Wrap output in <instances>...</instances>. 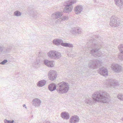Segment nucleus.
<instances>
[{
  "label": "nucleus",
  "mask_w": 123,
  "mask_h": 123,
  "mask_svg": "<svg viewBox=\"0 0 123 123\" xmlns=\"http://www.w3.org/2000/svg\"><path fill=\"white\" fill-rule=\"evenodd\" d=\"M13 15L14 16L17 17H19L21 16V13L19 11L17 10L14 12Z\"/></svg>",
  "instance_id": "c756f323"
},
{
  "label": "nucleus",
  "mask_w": 123,
  "mask_h": 123,
  "mask_svg": "<svg viewBox=\"0 0 123 123\" xmlns=\"http://www.w3.org/2000/svg\"><path fill=\"white\" fill-rule=\"evenodd\" d=\"M76 0H71L68 1L67 3L70 5H72V4L76 3Z\"/></svg>",
  "instance_id": "473e14b6"
},
{
  "label": "nucleus",
  "mask_w": 123,
  "mask_h": 123,
  "mask_svg": "<svg viewBox=\"0 0 123 123\" xmlns=\"http://www.w3.org/2000/svg\"><path fill=\"white\" fill-rule=\"evenodd\" d=\"M101 64V61L97 59L91 61L88 64V66L91 68L95 69H96Z\"/></svg>",
  "instance_id": "20e7f679"
},
{
  "label": "nucleus",
  "mask_w": 123,
  "mask_h": 123,
  "mask_svg": "<svg viewBox=\"0 0 123 123\" xmlns=\"http://www.w3.org/2000/svg\"><path fill=\"white\" fill-rule=\"evenodd\" d=\"M61 117L62 119L66 120L70 118L69 113L68 112L65 111L61 113Z\"/></svg>",
  "instance_id": "412c9836"
},
{
  "label": "nucleus",
  "mask_w": 123,
  "mask_h": 123,
  "mask_svg": "<svg viewBox=\"0 0 123 123\" xmlns=\"http://www.w3.org/2000/svg\"><path fill=\"white\" fill-rule=\"evenodd\" d=\"M7 62V60H3L2 62L0 63V64L1 65H4Z\"/></svg>",
  "instance_id": "e433bc0d"
},
{
  "label": "nucleus",
  "mask_w": 123,
  "mask_h": 123,
  "mask_svg": "<svg viewBox=\"0 0 123 123\" xmlns=\"http://www.w3.org/2000/svg\"><path fill=\"white\" fill-rule=\"evenodd\" d=\"M57 85L54 83H51L49 84L48 86V89L51 92L54 91L55 90H56Z\"/></svg>",
  "instance_id": "aec40b11"
},
{
  "label": "nucleus",
  "mask_w": 123,
  "mask_h": 123,
  "mask_svg": "<svg viewBox=\"0 0 123 123\" xmlns=\"http://www.w3.org/2000/svg\"><path fill=\"white\" fill-rule=\"evenodd\" d=\"M43 63L44 64L49 67L53 68L55 65L54 62L53 60L45 59L43 60Z\"/></svg>",
  "instance_id": "9b49d317"
},
{
  "label": "nucleus",
  "mask_w": 123,
  "mask_h": 123,
  "mask_svg": "<svg viewBox=\"0 0 123 123\" xmlns=\"http://www.w3.org/2000/svg\"><path fill=\"white\" fill-rule=\"evenodd\" d=\"M62 57V55L61 53L55 50L53 59H59Z\"/></svg>",
  "instance_id": "4be33fe9"
},
{
  "label": "nucleus",
  "mask_w": 123,
  "mask_h": 123,
  "mask_svg": "<svg viewBox=\"0 0 123 123\" xmlns=\"http://www.w3.org/2000/svg\"><path fill=\"white\" fill-rule=\"evenodd\" d=\"M67 54L68 56L69 57H71L72 56L70 54V52H69L68 51H67Z\"/></svg>",
  "instance_id": "4c0bfd02"
},
{
  "label": "nucleus",
  "mask_w": 123,
  "mask_h": 123,
  "mask_svg": "<svg viewBox=\"0 0 123 123\" xmlns=\"http://www.w3.org/2000/svg\"><path fill=\"white\" fill-rule=\"evenodd\" d=\"M63 41L61 39L56 38L53 40L52 43L56 46H59L61 45L62 46V44L63 43Z\"/></svg>",
  "instance_id": "2eb2a0df"
},
{
  "label": "nucleus",
  "mask_w": 123,
  "mask_h": 123,
  "mask_svg": "<svg viewBox=\"0 0 123 123\" xmlns=\"http://www.w3.org/2000/svg\"><path fill=\"white\" fill-rule=\"evenodd\" d=\"M117 98L120 100L123 101V94H119L117 96Z\"/></svg>",
  "instance_id": "2f4dec72"
},
{
  "label": "nucleus",
  "mask_w": 123,
  "mask_h": 123,
  "mask_svg": "<svg viewBox=\"0 0 123 123\" xmlns=\"http://www.w3.org/2000/svg\"><path fill=\"white\" fill-rule=\"evenodd\" d=\"M46 81L44 80H41L39 81L37 83V86L42 87L44 86L46 84Z\"/></svg>",
  "instance_id": "b1692460"
},
{
  "label": "nucleus",
  "mask_w": 123,
  "mask_h": 123,
  "mask_svg": "<svg viewBox=\"0 0 123 123\" xmlns=\"http://www.w3.org/2000/svg\"><path fill=\"white\" fill-rule=\"evenodd\" d=\"M14 58L12 56H10L9 57L8 61H9L10 62H13L14 61Z\"/></svg>",
  "instance_id": "c9c22d12"
},
{
  "label": "nucleus",
  "mask_w": 123,
  "mask_h": 123,
  "mask_svg": "<svg viewBox=\"0 0 123 123\" xmlns=\"http://www.w3.org/2000/svg\"><path fill=\"white\" fill-rule=\"evenodd\" d=\"M119 18L116 16H112L111 18L110 25L112 27H116L119 26Z\"/></svg>",
  "instance_id": "39448f33"
},
{
  "label": "nucleus",
  "mask_w": 123,
  "mask_h": 123,
  "mask_svg": "<svg viewBox=\"0 0 123 123\" xmlns=\"http://www.w3.org/2000/svg\"><path fill=\"white\" fill-rule=\"evenodd\" d=\"M14 122V120H8V123H13Z\"/></svg>",
  "instance_id": "58836bf2"
},
{
  "label": "nucleus",
  "mask_w": 123,
  "mask_h": 123,
  "mask_svg": "<svg viewBox=\"0 0 123 123\" xmlns=\"http://www.w3.org/2000/svg\"><path fill=\"white\" fill-rule=\"evenodd\" d=\"M100 48H94L91 50L90 54L94 57H98L101 56V52L99 51Z\"/></svg>",
  "instance_id": "6e6552de"
},
{
  "label": "nucleus",
  "mask_w": 123,
  "mask_h": 123,
  "mask_svg": "<svg viewBox=\"0 0 123 123\" xmlns=\"http://www.w3.org/2000/svg\"><path fill=\"white\" fill-rule=\"evenodd\" d=\"M28 13L30 16L34 18H36L37 17L38 13L35 10H29L28 11Z\"/></svg>",
  "instance_id": "dca6fc26"
},
{
  "label": "nucleus",
  "mask_w": 123,
  "mask_h": 123,
  "mask_svg": "<svg viewBox=\"0 0 123 123\" xmlns=\"http://www.w3.org/2000/svg\"><path fill=\"white\" fill-rule=\"evenodd\" d=\"M73 9L72 5H70L67 3V5L64 8L63 11L64 12L69 13L71 12Z\"/></svg>",
  "instance_id": "f8f14e48"
},
{
  "label": "nucleus",
  "mask_w": 123,
  "mask_h": 123,
  "mask_svg": "<svg viewBox=\"0 0 123 123\" xmlns=\"http://www.w3.org/2000/svg\"><path fill=\"white\" fill-rule=\"evenodd\" d=\"M70 89V85L68 83L63 81L57 84L56 91L57 92L60 94L67 93Z\"/></svg>",
  "instance_id": "f03ea898"
},
{
  "label": "nucleus",
  "mask_w": 123,
  "mask_h": 123,
  "mask_svg": "<svg viewBox=\"0 0 123 123\" xmlns=\"http://www.w3.org/2000/svg\"><path fill=\"white\" fill-rule=\"evenodd\" d=\"M115 3L117 6L121 7L123 5V0H114Z\"/></svg>",
  "instance_id": "a878e982"
},
{
  "label": "nucleus",
  "mask_w": 123,
  "mask_h": 123,
  "mask_svg": "<svg viewBox=\"0 0 123 123\" xmlns=\"http://www.w3.org/2000/svg\"><path fill=\"white\" fill-rule=\"evenodd\" d=\"M111 68L112 70L117 73H120L123 70L122 66L120 64L115 63H112Z\"/></svg>",
  "instance_id": "7ed1b4c3"
},
{
  "label": "nucleus",
  "mask_w": 123,
  "mask_h": 123,
  "mask_svg": "<svg viewBox=\"0 0 123 123\" xmlns=\"http://www.w3.org/2000/svg\"><path fill=\"white\" fill-rule=\"evenodd\" d=\"M69 18V17L68 15L63 16L56 20L55 22L56 23H59V22L61 23L65 21H67L68 20Z\"/></svg>",
  "instance_id": "6ab92c4d"
},
{
  "label": "nucleus",
  "mask_w": 123,
  "mask_h": 123,
  "mask_svg": "<svg viewBox=\"0 0 123 123\" xmlns=\"http://www.w3.org/2000/svg\"><path fill=\"white\" fill-rule=\"evenodd\" d=\"M55 51V50H51L47 52V55L49 58L53 59Z\"/></svg>",
  "instance_id": "5701e85b"
},
{
  "label": "nucleus",
  "mask_w": 123,
  "mask_h": 123,
  "mask_svg": "<svg viewBox=\"0 0 123 123\" xmlns=\"http://www.w3.org/2000/svg\"><path fill=\"white\" fill-rule=\"evenodd\" d=\"M57 77V73L54 70H50L48 73V77L49 80L53 81L55 80Z\"/></svg>",
  "instance_id": "0eeeda50"
},
{
  "label": "nucleus",
  "mask_w": 123,
  "mask_h": 123,
  "mask_svg": "<svg viewBox=\"0 0 123 123\" xmlns=\"http://www.w3.org/2000/svg\"><path fill=\"white\" fill-rule=\"evenodd\" d=\"M62 46L65 47H66L69 48H73L74 47V46L72 44L64 43L62 44Z\"/></svg>",
  "instance_id": "c85d7f7f"
},
{
  "label": "nucleus",
  "mask_w": 123,
  "mask_h": 123,
  "mask_svg": "<svg viewBox=\"0 0 123 123\" xmlns=\"http://www.w3.org/2000/svg\"><path fill=\"white\" fill-rule=\"evenodd\" d=\"M122 120L123 121V117L122 118Z\"/></svg>",
  "instance_id": "79ce46f5"
},
{
  "label": "nucleus",
  "mask_w": 123,
  "mask_h": 123,
  "mask_svg": "<svg viewBox=\"0 0 123 123\" xmlns=\"http://www.w3.org/2000/svg\"><path fill=\"white\" fill-rule=\"evenodd\" d=\"M103 46V45L101 43H93L91 45V48H93L95 47H102Z\"/></svg>",
  "instance_id": "bb28decb"
},
{
  "label": "nucleus",
  "mask_w": 123,
  "mask_h": 123,
  "mask_svg": "<svg viewBox=\"0 0 123 123\" xmlns=\"http://www.w3.org/2000/svg\"><path fill=\"white\" fill-rule=\"evenodd\" d=\"M40 59H37L32 63L33 66L36 68H37V66L40 65Z\"/></svg>",
  "instance_id": "393cba45"
},
{
  "label": "nucleus",
  "mask_w": 123,
  "mask_h": 123,
  "mask_svg": "<svg viewBox=\"0 0 123 123\" xmlns=\"http://www.w3.org/2000/svg\"><path fill=\"white\" fill-rule=\"evenodd\" d=\"M80 118L77 115H74L72 116L70 120V123H77L79 122Z\"/></svg>",
  "instance_id": "4468645a"
},
{
  "label": "nucleus",
  "mask_w": 123,
  "mask_h": 123,
  "mask_svg": "<svg viewBox=\"0 0 123 123\" xmlns=\"http://www.w3.org/2000/svg\"><path fill=\"white\" fill-rule=\"evenodd\" d=\"M118 48L120 53L123 54V44H119L118 46Z\"/></svg>",
  "instance_id": "7c9ffc66"
},
{
  "label": "nucleus",
  "mask_w": 123,
  "mask_h": 123,
  "mask_svg": "<svg viewBox=\"0 0 123 123\" xmlns=\"http://www.w3.org/2000/svg\"><path fill=\"white\" fill-rule=\"evenodd\" d=\"M63 15L62 13L60 11H57L53 13L51 15V17L53 19H58L61 18Z\"/></svg>",
  "instance_id": "ddd939ff"
},
{
  "label": "nucleus",
  "mask_w": 123,
  "mask_h": 123,
  "mask_svg": "<svg viewBox=\"0 0 123 123\" xmlns=\"http://www.w3.org/2000/svg\"><path fill=\"white\" fill-rule=\"evenodd\" d=\"M41 103V101L38 98L34 99L32 101L33 105L36 107H39Z\"/></svg>",
  "instance_id": "a211bd4d"
},
{
  "label": "nucleus",
  "mask_w": 123,
  "mask_h": 123,
  "mask_svg": "<svg viewBox=\"0 0 123 123\" xmlns=\"http://www.w3.org/2000/svg\"><path fill=\"white\" fill-rule=\"evenodd\" d=\"M119 59L121 61H123V54L121 53L118 55Z\"/></svg>",
  "instance_id": "f704fd0d"
},
{
  "label": "nucleus",
  "mask_w": 123,
  "mask_h": 123,
  "mask_svg": "<svg viewBox=\"0 0 123 123\" xmlns=\"http://www.w3.org/2000/svg\"><path fill=\"white\" fill-rule=\"evenodd\" d=\"M6 50V49L4 47L0 46V53L4 52Z\"/></svg>",
  "instance_id": "72a5a7b5"
},
{
  "label": "nucleus",
  "mask_w": 123,
  "mask_h": 123,
  "mask_svg": "<svg viewBox=\"0 0 123 123\" xmlns=\"http://www.w3.org/2000/svg\"><path fill=\"white\" fill-rule=\"evenodd\" d=\"M108 84L110 87L112 86L115 87L116 86H119V84L118 81L116 80L113 79H110L108 80Z\"/></svg>",
  "instance_id": "9d476101"
},
{
  "label": "nucleus",
  "mask_w": 123,
  "mask_h": 123,
  "mask_svg": "<svg viewBox=\"0 0 123 123\" xmlns=\"http://www.w3.org/2000/svg\"><path fill=\"white\" fill-rule=\"evenodd\" d=\"M83 9V8L82 6L80 5H78L75 7L74 11L76 14H78L82 12Z\"/></svg>",
  "instance_id": "f3484780"
},
{
  "label": "nucleus",
  "mask_w": 123,
  "mask_h": 123,
  "mask_svg": "<svg viewBox=\"0 0 123 123\" xmlns=\"http://www.w3.org/2000/svg\"><path fill=\"white\" fill-rule=\"evenodd\" d=\"M92 98L95 101L105 103H107L111 99L109 94L105 91H97L92 95Z\"/></svg>",
  "instance_id": "f257e3e1"
},
{
  "label": "nucleus",
  "mask_w": 123,
  "mask_h": 123,
  "mask_svg": "<svg viewBox=\"0 0 123 123\" xmlns=\"http://www.w3.org/2000/svg\"><path fill=\"white\" fill-rule=\"evenodd\" d=\"M4 121L5 123H8V120L6 119H5Z\"/></svg>",
  "instance_id": "ea45409f"
},
{
  "label": "nucleus",
  "mask_w": 123,
  "mask_h": 123,
  "mask_svg": "<svg viewBox=\"0 0 123 123\" xmlns=\"http://www.w3.org/2000/svg\"><path fill=\"white\" fill-rule=\"evenodd\" d=\"M23 106L24 107H25V109H27V108L26 106V105L25 104H24V105H23Z\"/></svg>",
  "instance_id": "a19ab883"
},
{
  "label": "nucleus",
  "mask_w": 123,
  "mask_h": 123,
  "mask_svg": "<svg viewBox=\"0 0 123 123\" xmlns=\"http://www.w3.org/2000/svg\"><path fill=\"white\" fill-rule=\"evenodd\" d=\"M97 71L100 74L104 76L108 75V71L107 69L105 68H100Z\"/></svg>",
  "instance_id": "1a4fd4ad"
},
{
  "label": "nucleus",
  "mask_w": 123,
  "mask_h": 123,
  "mask_svg": "<svg viewBox=\"0 0 123 123\" xmlns=\"http://www.w3.org/2000/svg\"><path fill=\"white\" fill-rule=\"evenodd\" d=\"M85 104L87 106H89L91 105L92 104V99L90 98H86L85 101Z\"/></svg>",
  "instance_id": "cd10ccee"
},
{
  "label": "nucleus",
  "mask_w": 123,
  "mask_h": 123,
  "mask_svg": "<svg viewBox=\"0 0 123 123\" xmlns=\"http://www.w3.org/2000/svg\"><path fill=\"white\" fill-rule=\"evenodd\" d=\"M50 123L49 122H48V123Z\"/></svg>",
  "instance_id": "37998d69"
},
{
  "label": "nucleus",
  "mask_w": 123,
  "mask_h": 123,
  "mask_svg": "<svg viewBox=\"0 0 123 123\" xmlns=\"http://www.w3.org/2000/svg\"><path fill=\"white\" fill-rule=\"evenodd\" d=\"M70 32L71 34L75 36H80L82 34V29L78 27H74L72 28Z\"/></svg>",
  "instance_id": "423d86ee"
}]
</instances>
